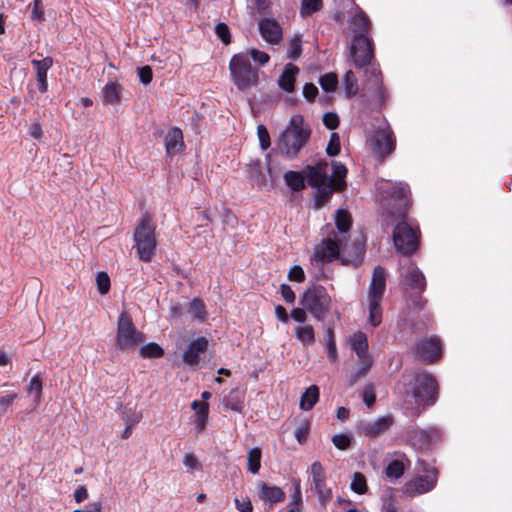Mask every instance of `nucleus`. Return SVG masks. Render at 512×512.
Returning <instances> with one entry per match:
<instances>
[{"instance_id":"nucleus-1","label":"nucleus","mask_w":512,"mask_h":512,"mask_svg":"<svg viewBox=\"0 0 512 512\" xmlns=\"http://www.w3.org/2000/svg\"><path fill=\"white\" fill-rule=\"evenodd\" d=\"M310 133V129L303 125L302 116L294 115L290 119L289 125L281 133L277 147L288 159H294L307 143Z\"/></svg>"},{"instance_id":"nucleus-2","label":"nucleus","mask_w":512,"mask_h":512,"mask_svg":"<svg viewBox=\"0 0 512 512\" xmlns=\"http://www.w3.org/2000/svg\"><path fill=\"white\" fill-rule=\"evenodd\" d=\"M134 242L138 258L144 262L150 261L154 255L157 240L155 226L148 213L143 214L140 223L134 231Z\"/></svg>"},{"instance_id":"nucleus-3","label":"nucleus","mask_w":512,"mask_h":512,"mask_svg":"<svg viewBox=\"0 0 512 512\" xmlns=\"http://www.w3.org/2000/svg\"><path fill=\"white\" fill-rule=\"evenodd\" d=\"M232 81L241 91H246L258 84V72L251 65L245 53L235 54L229 62Z\"/></svg>"},{"instance_id":"nucleus-4","label":"nucleus","mask_w":512,"mask_h":512,"mask_svg":"<svg viewBox=\"0 0 512 512\" xmlns=\"http://www.w3.org/2000/svg\"><path fill=\"white\" fill-rule=\"evenodd\" d=\"M350 56L356 68H366V72L371 70V78L375 86H379L381 79L379 78L377 69L370 67V63L374 57L371 39L366 35H355L350 45Z\"/></svg>"},{"instance_id":"nucleus-5","label":"nucleus","mask_w":512,"mask_h":512,"mask_svg":"<svg viewBox=\"0 0 512 512\" xmlns=\"http://www.w3.org/2000/svg\"><path fill=\"white\" fill-rule=\"evenodd\" d=\"M331 297L327 290L321 285H313L307 288L300 298V304L312 316L323 321L331 310Z\"/></svg>"},{"instance_id":"nucleus-6","label":"nucleus","mask_w":512,"mask_h":512,"mask_svg":"<svg viewBox=\"0 0 512 512\" xmlns=\"http://www.w3.org/2000/svg\"><path fill=\"white\" fill-rule=\"evenodd\" d=\"M386 287L385 270L381 266H377L372 275L371 283L368 291L369 301V323L376 327L382 322V308L380 302L383 299Z\"/></svg>"},{"instance_id":"nucleus-7","label":"nucleus","mask_w":512,"mask_h":512,"mask_svg":"<svg viewBox=\"0 0 512 512\" xmlns=\"http://www.w3.org/2000/svg\"><path fill=\"white\" fill-rule=\"evenodd\" d=\"M144 338L134 326L131 317L123 312L117 321L116 347L122 351L135 347Z\"/></svg>"},{"instance_id":"nucleus-8","label":"nucleus","mask_w":512,"mask_h":512,"mask_svg":"<svg viewBox=\"0 0 512 512\" xmlns=\"http://www.w3.org/2000/svg\"><path fill=\"white\" fill-rule=\"evenodd\" d=\"M393 242L399 253L410 255L418 248L416 231L406 222H400L393 231Z\"/></svg>"},{"instance_id":"nucleus-9","label":"nucleus","mask_w":512,"mask_h":512,"mask_svg":"<svg viewBox=\"0 0 512 512\" xmlns=\"http://www.w3.org/2000/svg\"><path fill=\"white\" fill-rule=\"evenodd\" d=\"M415 383L412 395L415 400L423 404H433L437 394L435 379L429 374H417L413 377Z\"/></svg>"},{"instance_id":"nucleus-10","label":"nucleus","mask_w":512,"mask_h":512,"mask_svg":"<svg viewBox=\"0 0 512 512\" xmlns=\"http://www.w3.org/2000/svg\"><path fill=\"white\" fill-rule=\"evenodd\" d=\"M311 490L318 496L320 504L325 507L332 499V491L326 485V472L319 461H315L310 467Z\"/></svg>"},{"instance_id":"nucleus-11","label":"nucleus","mask_w":512,"mask_h":512,"mask_svg":"<svg viewBox=\"0 0 512 512\" xmlns=\"http://www.w3.org/2000/svg\"><path fill=\"white\" fill-rule=\"evenodd\" d=\"M437 478L436 469L427 470L425 475L416 476L408 481L404 486V493L409 497L427 493L436 486Z\"/></svg>"},{"instance_id":"nucleus-12","label":"nucleus","mask_w":512,"mask_h":512,"mask_svg":"<svg viewBox=\"0 0 512 512\" xmlns=\"http://www.w3.org/2000/svg\"><path fill=\"white\" fill-rule=\"evenodd\" d=\"M370 142L373 152L381 159L391 154L396 145L394 133L390 128L377 129Z\"/></svg>"},{"instance_id":"nucleus-13","label":"nucleus","mask_w":512,"mask_h":512,"mask_svg":"<svg viewBox=\"0 0 512 512\" xmlns=\"http://www.w3.org/2000/svg\"><path fill=\"white\" fill-rule=\"evenodd\" d=\"M365 254V241L363 236H358L352 241L342 238L341 260L345 264L358 265Z\"/></svg>"},{"instance_id":"nucleus-14","label":"nucleus","mask_w":512,"mask_h":512,"mask_svg":"<svg viewBox=\"0 0 512 512\" xmlns=\"http://www.w3.org/2000/svg\"><path fill=\"white\" fill-rule=\"evenodd\" d=\"M342 238L326 239L314 251V258L321 262H330L341 257Z\"/></svg>"},{"instance_id":"nucleus-15","label":"nucleus","mask_w":512,"mask_h":512,"mask_svg":"<svg viewBox=\"0 0 512 512\" xmlns=\"http://www.w3.org/2000/svg\"><path fill=\"white\" fill-rule=\"evenodd\" d=\"M208 348V340L205 337H198L190 342L187 349L183 352L182 360L185 364L196 367L200 361V355Z\"/></svg>"},{"instance_id":"nucleus-16","label":"nucleus","mask_w":512,"mask_h":512,"mask_svg":"<svg viewBox=\"0 0 512 512\" xmlns=\"http://www.w3.org/2000/svg\"><path fill=\"white\" fill-rule=\"evenodd\" d=\"M259 33L270 44H278L282 40V28L273 19H261L258 23Z\"/></svg>"},{"instance_id":"nucleus-17","label":"nucleus","mask_w":512,"mask_h":512,"mask_svg":"<svg viewBox=\"0 0 512 512\" xmlns=\"http://www.w3.org/2000/svg\"><path fill=\"white\" fill-rule=\"evenodd\" d=\"M394 205L387 209V213L396 218H403L408 207L407 190L405 187L395 186L391 192Z\"/></svg>"},{"instance_id":"nucleus-18","label":"nucleus","mask_w":512,"mask_h":512,"mask_svg":"<svg viewBox=\"0 0 512 512\" xmlns=\"http://www.w3.org/2000/svg\"><path fill=\"white\" fill-rule=\"evenodd\" d=\"M417 354L423 361L433 362L440 357L441 345L437 338L431 337L417 343Z\"/></svg>"},{"instance_id":"nucleus-19","label":"nucleus","mask_w":512,"mask_h":512,"mask_svg":"<svg viewBox=\"0 0 512 512\" xmlns=\"http://www.w3.org/2000/svg\"><path fill=\"white\" fill-rule=\"evenodd\" d=\"M31 64L36 70V85L41 93L48 90L47 72L52 67L53 60L51 57H45L42 60L33 59Z\"/></svg>"},{"instance_id":"nucleus-20","label":"nucleus","mask_w":512,"mask_h":512,"mask_svg":"<svg viewBox=\"0 0 512 512\" xmlns=\"http://www.w3.org/2000/svg\"><path fill=\"white\" fill-rule=\"evenodd\" d=\"M409 434L413 444L420 448L425 447L440 438V432L437 428H430L428 430L413 429Z\"/></svg>"},{"instance_id":"nucleus-21","label":"nucleus","mask_w":512,"mask_h":512,"mask_svg":"<svg viewBox=\"0 0 512 512\" xmlns=\"http://www.w3.org/2000/svg\"><path fill=\"white\" fill-rule=\"evenodd\" d=\"M299 68L291 63L285 65L282 74L279 77V87L287 93H292L295 89L296 75Z\"/></svg>"},{"instance_id":"nucleus-22","label":"nucleus","mask_w":512,"mask_h":512,"mask_svg":"<svg viewBox=\"0 0 512 512\" xmlns=\"http://www.w3.org/2000/svg\"><path fill=\"white\" fill-rule=\"evenodd\" d=\"M184 147L183 142V133L182 131L175 127L169 130L165 137V148L166 153L169 156L175 155L179 153Z\"/></svg>"},{"instance_id":"nucleus-23","label":"nucleus","mask_w":512,"mask_h":512,"mask_svg":"<svg viewBox=\"0 0 512 512\" xmlns=\"http://www.w3.org/2000/svg\"><path fill=\"white\" fill-rule=\"evenodd\" d=\"M393 424L392 416H383L367 423L364 426V433L370 437H377L386 432Z\"/></svg>"},{"instance_id":"nucleus-24","label":"nucleus","mask_w":512,"mask_h":512,"mask_svg":"<svg viewBox=\"0 0 512 512\" xmlns=\"http://www.w3.org/2000/svg\"><path fill=\"white\" fill-rule=\"evenodd\" d=\"M405 281L408 286L419 292L424 291L426 286L424 275L414 263L408 266Z\"/></svg>"},{"instance_id":"nucleus-25","label":"nucleus","mask_w":512,"mask_h":512,"mask_svg":"<svg viewBox=\"0 0 512 512\" xmlns=\"http://www.w3.org/2000/svg\"><path fill=\"white\" fill-rule=\"evenodd\" d=\"M320 168H313L312 165L306 166L303 170L305 178L312 187L321 186L325 183L332 182V178L328 177L326 171H320Z\"/></svg>"},{"instance_id":"nucleus-26","label":"nucleus","mask_w":512,"mask_h":512,"mask_svg":"<svg viewBox=\"0 0 512 512\" xmlns=\"http://www.w3.org/2000/svg\"><path fill=\"white\" fill-rule=\"evenodd\" d=\"M350 343L358 359L372 358L368 355V341L363 332H356L350 337Z\"/></svg>"},{"instance_id":"nucleus-27","label":"nucleus","mask_w":512,"mask_h":512,"mask_svg":"<svg viewBox=\"0 0 512 512\" xmlns=\"http://www.w3.org/2000/svg\"><path fill=\"white\" fill-rule=\"evenodd\" d=\"M319 400V388L316 385H311L302 394L299 407L304 411H309Z\"/></svg>"},{"instance_id":"nucleus-28","label":"nucleus","mask_w":512,"mask_h":512,"mask_svg":"<svg viewBox=\"0 0 512 512\" xmlns=\"http://www.w3.org/2000/svg\"><path fill=\"white\" fill-rule=\"evenodd\" d=\"M121 86L116 82L106 84L102 91L104 104L116 105L120 101Z\"/></svg>"},{"instance_id":"nucleus-29","label":"nucleus","mask_w":512,"mask_h":512,"mask_svg":"<svg viewBox=\"0 0 512 512\" xmlns=\"http://www.w3.org/2000/svg\"><path fill=\"white\" fill-rule=\"evenodd\" d=\"M283 179L288 187L293 191H301L305 188V174L302 172H296L289 170L284 173Z\"/></svg>"},{"instance_id":"nucleus-30","label":"nucleus","mask_w":512,"mask_h":512,"mask_svg":"<svg viewBox=\"0 0 512 512\" xmlns=\"http://www.w3.org/2000/svg\"><path fill=\"white\" fill-rule=\"evenodd\" d=\"M265 170L270 171L269 167H263L260 160H251L248 164V174L252 181L258 184L266 183Z\"/></svg>"},{"instance_id":"nucleus-31","label":"nucleus","mask_w":512,"mask_h":512,"mask_svg":"<svg viewBox=\"0 0 512 512\" xmlns=\"http://www.w3.org/2000/svg\"><path fill=\"white\" fill-rule=\"evenodd\" d=\"M260 497L270 503H278L284 500L285 493L279 487L262 484L260 487Z\"/></svg>"},{"instance_id":"nucleus-32","label":"nucleus","mask_w":512,"mask_h":512,"mask_svg":"<svg viewBox=\"0 0 512 512\" xmlns=\"http://www.w3.org/2000/svg\"><path fill=\"white\" fill-rule=\"evenodd\" d=\"M335 224L340 234L338 237H346L345 234L349 231L352 224L350 214L343 209H338L335 213Z\"/></svg>"},{"instance_id":"nucleus-33","label":"nucleus","mask_w":512,"mask_h":512,"mask_svg":"<svg viewBox=\"0 0 512 512\" xmlns=\"http://www.w3.org/2000/svg\"><path fill=\"white\" fill-rule=\"evenodd\" d=\"M350 25L355 35H368L370 29V22L363 12H360L357 15H355L352 18Z\"/></svg>"},{"instance_id":"nucleus-34","label":"nucleus","mask_w":512,"mask_h":512,"mask_svg":"<svg viewBox=\"0 0 512 512\" xmlns=\"http://www.w3.org/2000/svg\"><path fill=\"white\" fill-rule=\"evenodd\" d=\"M332 169H333V177L334 180V186L337 191H341L346 186L345 183V176L347 174V169L345 165H343L341 162L333 161L332 162Z\"/></svg>"},{"instance_id":"nucleus-35","label":"nucleus","mask_w":512,"mask_h":512,"mask_svg":"<svg viewBox=\"0 0 512 512\" xmlns=\"http://www.w3.org/2000/svg\"><path fill=\"white\" fill-rule=\"evenodd\" d=\"M295 336L304 346L312 345L315 342L314 328L311 325L297 326Z\"/></svg>"},{"instance_id":"nucleus-36","label":"nucleus","mask_w":512,"mask_h":512,"mask_svg":"<svg viewBox=\"0 0 512 512\" xmlns=\"http://www.w3.org/2000/svg\"><path fill=\"white\" fill-rule=\"evenodd\" d=\"M261 449L254 447L248 451L247 454V469L252 474H257L261 467Z\"/></svg>"},{"instance_id":"nucleus-37","label":"nucleus","mask_w":512,"mask_h":512,"mask_svg":"<svg viewBox=\"0 0 512 512\" xmlns=\"http://www.w3.org/2000/svg\"><path fill=\"white\" fill-rule=\"evenodd\" d=\"M118 408H119V413L121 415L122 421L126 425H130V426L134 427L142 419V412H140V411L127 409L122 404H119Z\"/></svg>"},{"instance_id":"nucleus-38","label":"nucleus","mask_w":512,"mask_h":512,"mask_svg":"<svg viewBox=\"0 0 512 512\" xmlns=\"http://www.w3.org/2000/svg\"><path fill=\"white\" fill-rule=\"evenodd\" d=\"M315 188L317 189L316 204L318 207L324 205L331 197L333 191L336 190L334 186V180L321 186H316Z\"/></svg>"},{"instance_id":"nucleus-39","label":"nucleus","mask_w":512,"mask_h":512,"mask_svg":"<svg viewBox=\"0 0 512 512\" xmlns=\"http://www.w3.org/2000/svg\"><path fill=\"white\" fill-rule=\"evenodd\" d=\"M188 312L193 319L198 321H204L207 318L206 306L204 302L199 298H195L190 302Z\"/></svg>"},{"instance_id":"nucleus-40","label":"nucleus","mask_w":512,"mask_h":512,"mask_svg":"<svg viewBox=\"0 0 512 512\" xmlns=\"http://www.w3.org/2000/svg\"><path fill=\"white\" fill-rule=\"evenodd\" d=\"M301 505H302V493H301L300 482L294 481L293 491L290 494L288 511L289 512H300Z\"/></svg>"},{"instance_id":"nucleus-41","label":"nucleus","mask_w":512,"mask_h":512,"mask_svg":"<svg viewBox=\"0 0 512 512\" xmlns=\"http://www.w3.org/2000/svg\"><path fill=\"white\" fill-rule=\"evenodd\" d=\"M302 54V39L300 35H294L288 41L287 56L289 59L296 60Z\"/></svg>"},{"instance_id":"nucleus-42","label":"nucleus","mask_w":512,"mask_h":512,"mask_svg":"<svg viewBox=\"0 0 512 512\" xmlns=\"http://www.w3.org/2000/svg\"><path fill=\"white\" fill-rule=\"evenodd\" d=\"M139 354L143 358H159L164 354V350L157 343L150 342L140 348Z\"/></svg>"},{"instance_id":"nucleus-43","label":"nucleus","mask_w":512,"mask_h":512,"mask_svg":"<svg viewBox=\"0 0 512 512\" xmlns=\"http://www.w3.org/2000/svg\"><path fill=\"white\" fill-rule=\"evenodd\" d=\"M343 85L345 88V92L349 97L357 94L358 82H357V78L352 70H348L345 73V76L343 78Z\"/></svg>"},{"instance_id":"nucleus-44","label":"nucleus","mask_w":512,"mask_h":512,"mask_svg":"<svg viewBox=\"0 0 512 512\" xmlns=\"http://www.w3.org/2000/svg\"><path fill=\"white\" fill-rule=\"evenodd\" d=\"M359 361L361 363V367L351 375L349 380L350 386L354 385L360 378L365 377L373 364L372 358L360 359Z\"/></svg>"},{"instance_id":"nucleus-45","label":"nucleus","mask_w":512,"mask_h":512,"mask_svg":"<svg viewBox=\"0 0 512 512\" xmlns=\"http://www.w3.org/2000/svg\"><path fill=\"white\" fill-rule=\"evenodd\" d=\"M351 489L357 494H364L367 491L365 476L360 472H355L352 477Z\"/></svg>"},{"instance_id":"nucleus-46","label":"nucleus","mask_w":512,"mask_h":512,"mask_svg":"<svg viewBox=\"0 0 512 512\" xmlns=\"http://www.w3.org/2000/svg\"><path fill=\"white\" fill-rule=\"evenodd\" d=\"M42 380L39 375H34L28 386V394L34 395V399L36 403H39L42 396Z\"/></svg>"},{"instance_id":"nucleus-47","label":"nucleus","mask_w":512,"mask_h":512,"mask_svg":"<svg viewBox=\"0 0 512 512\" xmlns=\"http://www.w3.org/2000/svg\"><path fill=\"white\" fill-rule=\"evenodd\" d=\"M404 473V465L399 460H393L390 462L385 470V474L388 478H394L398 479L400 478Z\"/></svg>"},{"instance_id":"nucleus-48","label":"nucleus","mask_w":512,"mask_h":512,"mask_svg":"<svg viewBox=\"0 0 512 512\" xmlns=\"http://www.w3.org/2000/svg\"><path fill=\"white\" fill-rule=\"evenodd\" d=\"M319 84L326 92L335 91L338 85L337 76L333 73H328L320 77Z\"/></svg>"},{"instance_id":"nucleus-49","label":"nucleus","mask_w":512,"mask_h":512,"mask_svg":"<svg viewBox=\"0 0 512 512\" xmlns=\"http://www.w3.org/2000/svg\"><path fill=\"white\" fill-rule=\"evenodd\" d=\"M322 7V0H302L300 13L302 16H308Z\"/></svg>"},{"instance_id":"nucleus-50","label":"nucleus","mask_w":512,"mask_h":512,"mask_svg":"<svg viewBox=\"0 0 512 512\" xmlns=\"http://www.w3.org/2000/svg\"><path fill=\"white\" fill-rule=\"evenodd\" d=\"M327 350H328V358L331 362H335L337 359V349L336 342L334 338L333 328H327Z\"/></svg>"},{"instance_id":"nucleus-51","label":"nucleus","mask_w":512,"mask_h":512,"mask_svg":"<svg viewBox=\"0 0 512 512\" xmlns=\"http://www.w3.org/2000/svg\"><path fill=\"white\" fill-rule=\"evenodd\" d=\"M340 152V137L338 135V133L336 132H333L331 133L330 135V139H329V142H328V145L326 147V153L329 155V156H337Z\"/></svg>"},{"instance_id":"nucleus-52","label":"nucleus","mask_w":512,"mask_h":512,"mask_svg":"<svg viewBox=\"0 0 512 512\" xmlns=\"http://www.w3.org/2000/svg\"><path fill=\"white\" fill-rule=\"evenodd\" d=\"M96 282L100 294L104 295L109 292L110 278L106 272H99L96 277Z\"/></svg>"},{"instance_id":"nucleus-53","label":"nucleus","mask_w":512,"mask_h":512,"mask_svg":"<svg viewBox=\"0 0 512 512\" xmlns=\"http://www.w3.org/2000/svg\"><path fill=\"white\" fill-rule=\"evenodd\" d=\"M257 134H258L260 147L262 148V150L268 149L270 147L271 142H270V135H269L266 127L264 125H259L257 127Z\"/></svg>"},{"instance_id":"nucleus-54","label":"nucleus","mask_w":512,"mask_h":512,"mask_svg":"<svg viewBox=\"0 0 512 512\" xmlns=\"http://www.w3.org/2000/svg\"><path fill=\"white\" fill-rule=\"evenodd\" d=\"M334 446L339 450H346L351 444V439L346 434H336L332 438Z\"/></svg>"},{"instance_id":"nucleus-55","label":"nucleus","mask_w":512,"mask_h":512,"mask_svg":"<svg viewBox=\"0 0 512 512\" xmlns=\"http://www.w3.org/2000/svg\"><path fill=\"white\" fill-rule=\"evenodd\" d=\"M215 33L224 44H229L231 42L230 31L225 23H218L215 26Z\"/></svg>"},{"instance_id":"nucleus-56","label":"nucleus","mask_w":512,"mask_h":512,"mask_svg":"<svg viewBox=\"0 0 512 512\" xmlns=\"http://www.w3.org/2000/svg\"><path fill=\"white\" fill-rule=\"evenodd\" d=\"M288 279L298 283L303 282L305 280V273L303 268L299 265L292 266L288 272Z\"/></svg>"},{"instance_id":"nucleus-57","label":"nucleus","mask_w":512,"mask_h":512,"mask_svg":"<svg viewBox=\"0 0 512 512\" xmlns=\"http://www.w3.org/2000/svg\"><path fill=\"white\" fill-rule=\"evenodd\" d=\"M310 429V423L305 421L295 430L294 435L297 441L302 444L306 441Z\"/></svg>"},{"instance_id":"nucleus-58","label":"nucleus","mask_w":512,"mask_h":512,"mask_svg":"<svg viewBox=\"0 0 512 512\" xmlns=\"http://www.w3.org/2000/svg\"><path fill=\"white\" fill-rule=\"evenodd\" d=\"M322 120L323 124L330 130L336 129L339 125V117L333 112L325 113Z\"/></svg>"},{"instance_id":"nucleus-59","label":"nucleus","mask_w":512,"mask_h":512,"mask_svg":"<svg viewBox=\"0 0 512 512\" xmlns=\"http://www.w3.org/2000/svg\"><path fill=\"white\" fill-rule=\"evenodd\" d=\"M302 93L306 100L313 101L318 94V88L313 83H306Z\"/></svg>"},{"instance_id":"nucleus-60","label":"nucleus","mask_w":512,"mask_h":512,"mask_svg":"<svg viewBox=\"0 0 512 512\" xmlns=\"http://www.w3.org/2000/svg\"><path fill=\"white\" fill-rule=\"evenodd\" d=\"M31 18L35 21H42L44 18V11L41 0H34L33 8L31 11Z\"/></svg>"},{"instance_id":"nucleus-61","label":"nucleus","mask_w":512,"mask_h":512,"mask_svg":"<svg viewBox=\"0 0 512 512\" xmlns=\"http://www.w3.org/2000/svg\"><path fill=\"white\" fill-rule=\"evenodd\" d=\"M250 55L255 62H257L261 65H265L266 63H268V61L270 59V57L267 53L260 51L258 49H255V48L251 49Z\"/></svg>"},{"instance_id":"nucleus-62","label":"nucleus","mask_w":512,"mask_h":512,"mask_svg":"<svg viewBox=\"0 0 512 512\" xmlns=\"http://www.w3.org/2000/svg\"><path fill=\"white\" fill-rule=\"evenodd\" d=\"M138 76H139V79L140 81L144 84V85H147L151 82L152 80V69L150 66H143L141 68L138 69Z\"/></svg>"},{"instance_id":"nucleus-63","label":"nucleus","mask_w":512,"mask_h":512,"mask_svg":"<svg viewBox=\"0 0 512 512\" xmlns=\"http://www.w3.org/2000/svg\"><path fill=\"white\" fill-rule=\"evenodd\" d=\"M183 464L185 467L191 470H195L200 467L198 458L192 453L185 454L183 458Z\"/></svg>"},{"instance_id":"nucleus-64","label":"nucleus","mask_w":512,"mask_h":512,"mask_svg":"<svg viewBox=\"0 0 512 512\" xmlns=\"http://www.w3.org/2000/svg\"><path fill=\"white\" fill-rule=\"evenodd\" d=\"M236 508L240 512H252L253 506L251 504V501L248 498H243L240 500L239 498H235L234 500Z\"/></svg>"}]
</instances>
